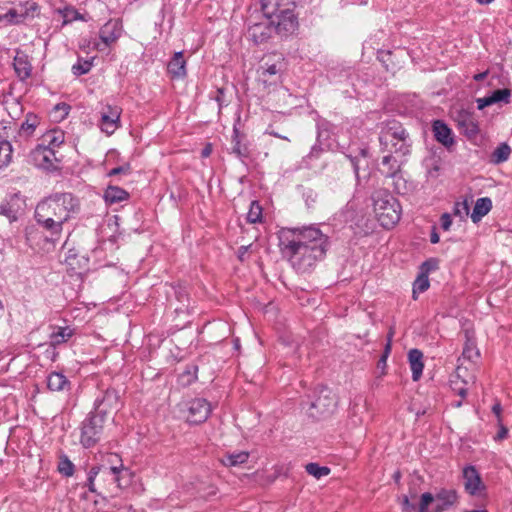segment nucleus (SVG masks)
Segmentation results:
<instances>
[{
    "label": "nucleus",
    "instance_id": "obj_1",
    "mask_svg": "<svg viewBox=\"0 0 512 512\" xmlns=\"http://www.w3.org/2000/svg\"><path fill=\"white\" fill-rule=\"evenodd\" d=\"M279 241L283 256L300 273L311 270L323 260L329 247L328 236L316 226L283 229Z\"/></svg>",
    "mask_w": 512,
    "mask_h": 512
},
{
    "label": "nucleus",
    "instance_id": "obj_2",
    "mask_svg": "<svg viewBox=\"0 0 512 512\" xmlns=\"http://www.w3.org/2000/svg\"><path fill=\"white\" fill-rule=\"evenodd\" d=\"M79 202L71 193H55L42 200L35 209V219L53 240H58L63 225L76 212Z\"/></svg>",
    "mask_w": 512,
    "mask_h": 512
},
{
    "label": "nucleus",
    "instance_id": "obj_3",
    "mask_svg": "<svg viewBox=\"0 0 512 512\" xmlns=\"http://www.w3.org/2000/svg\"><path fill=\"white\" fill-rule=\"evenodd\" d=\"M260 3L264 17L278 34H288L296 30L298 21L294 13V0H260Z\"/></svg>",
    "mask_w": 512,
    "mask_h": 512
},
{
    "label": "nucleus",
    "instance_id": "obj_4",
    "mask_svg": "<svg viewBox=\"0 0 512 512\" xmlns=\"http://www.w3.org/2000/svg\"><path fill=\"white\" fill-rule=\"evenodd\" d=\"M379 142L382 151L406 156L410 153L411 140L403 125L396 120L381 123Z\"/></svg>",
    "mask_w": 512,
    "mask_h": 512
},
{
    "label": "nucleus",
    "instance_id": "obj_5",
    "mask_svg": "<svg viewBox=\"0 0 512 512\" xmlns=\"http://www.w3.org/2000/svg\"><path fill=\"white\" fill-rule=\"evenodd\" d=\"M373 209L380 225L384 228L393 227L401 217L399 201L387 190H376L372 194Z\"/></svg>",
    "mask_w": 512,
    "mask_h": 512
},
{
    "label": "nucleus",
    "instance_id": "obj_6",
    "mask_svg": "<svg viewBox=\"0 0 512 512\" xmlns=\"http://www.w3.org/2000/svg\"><path fill=\"white\" fill-rule=\"evenodd\" d=\"M106 417L92 411L81 425L80 443L84 448L95 446L101 439Z\"/></svg>",
    "mask_w": 512,
    "mask_h": 512
},
{
    "label": "nucleus",
    "instance_id": "obj_7",
    "mask_svg": "<svg viewBox=\"0 0 512 512\" xmlns=\"http://www.w3.org/2000/svg\"><path fill=\"white\" fill-rule=\"evenodd\" d=\"M474 82L478 87H488L484 96H510V90L507 88H500V77L498 68L491 67L483 72L476 73L473 76Z\"/></svg>",
    "mask_w": 512,
    "mask_h": 512
},
{
    "label": "nucleus",
    "instance_id": "obj_8",
    "mask_svg": "<svg viewBox=\"0 0 512 512\" xmlns=\"http://www.w3.org/2000/svg\"><path fill=\"white\" fill-rule=\"evenodd\" d=\"M106 462L98 466L101 467V474L111 478L118 487H122V480L125 476L129 475V471L124 467L122 459L117 454H109Z\"/></svg>",
    "mask_w": 512,
    "mask_h": 512
},
{
    "label": "nucleus",
    "instance_id": "obj_9",
    "mask_svg": "<svg viewBox=\"0 0 512 512\" xmlns=\"http://www.w3.org/2000/svg\"><path fill=\"white\" fill-rule=\"evenodd\" d=\"M121 407L120 395L114 388H108L95 399L94 411L107 418V414Z\"/></svg>",
    "mask_w": 512,
    "mask_h": 512
},
{
    "label": "nucleus",
    "instance_id": "obj_10",
    "mask_svg": "<svg viewBox=\"0 0 512 512\" xmlns=\"http://www.w3.org/2000/svg\"><path fill=\"white\" fill-rule=\"evenodd\" d=\"M122 109L117 105H105L100 111L99 127L102 132L112 135L120 126Z\"/></svg>",
    "mask_w": 512,
    "mask_h": 512
},
{
    "label": "nucleus",
    "instance_id": "obj_11",
    "mask_svg": "<svg viewBox=\"0 0 512 512\" xmlns=\"http://www.w3.org/2000/svg\"><path fill=\"white\" fill-rule=\"evenodd\" d=\"M57 151L37 144V146L31 151L30 157L35 166L51 170L56 168V164L59 162L57 157Z\"/></svg>",
    "mask_w": 512,
    "mask_h": 512
},
{
    "label": "nucleus",
    "instance_id": "obj_12",
    "mask_svg": "<svg viewBox=\"0 0 512 512\" xmlns=\"http://www.w3.org/2000/svg\"><path fill=\"white\" fill-rule=\"evenodd\" d=\"M451 118L457 123L458 128L468 137L478 134L479 128L473 115L465 109L454 108L450 112Z\"/></svg>",
    "mask_w": 512,
    "mask_h": 512
},
{
    "label": "nucleus",
    "instance_id": "obj_13",
    "mask_svg": "<svg viewBox=\"0 0 512 512\" xmlns=\"http://www.w3.org/2000/svg\"><path fill=\"white\" fill-rule=\"evenodd\" d=\"M336 407V398L332 391L326 387L320 389L317 398L311 402L310 409H315L317 415L311 412L312 416H325L333 412Z\"/></svg>",
    "mask_w": 512,
    "mask_h": 512
},
{
    "label": "nucleus",
    "instance_id": "obj_14",
    "mask_svg": "<svg viewBox=\"0 0 512 512\" xmlns=\"http://www.w3.org/2000/svg\"><path fill=\"white\" fill-rule=\"evenodd\" d=\"M187 420L191 424H200L207 420L211 413V404L203 398L191 400L188 405Z\"/></svg>",
    "mask_w": 512,
    "mask_h": 512
},
{
    "label": "nucleus",
    "instance_id": "obj_15",
    "mask_svg": "<svg viewBox=\"0 0 512 512\" xmlns=\"http://www.w3.org/2000/svg\"><path fill=\"white\" fill-rule=\"evenodd\" d=\"M464 488L467 493L473 496L481 495L485 490L480 474L474 466H466L462 472Z\"/></svg>",
    "mask_w": 512,
    "mask_h": 512
},
{
    "label": "nucleus",
    "instance_id": "obj_16",
    "mask_svg": "<svg viewBox=\"0 0 512 512\" xmlns=\"http://www.w3.org/2000/svg\"><path fill=\"white\" fill-rule=\"evenodd\" d=\"M37 9V6L33 2H27L25 5H21L19 8H11L6 12L0 11V22L6 24H19L23 22L26 17Z\"/></svg>",
    "mask_w": 512,
    "mask_h": 512
},
{
    "label": "nucleus",
    "instance_id": "obj_17",
    "mask_svg": "<svg viewBox=\"0 0 512 512\" xmlns=\"http://www.w3.org/2000/svg\"><path fill=\"white\" fill-rule=\"evenodd\" d=\"M122 32V22L119 19H111L101 27L99 36L105 47H108L121 37Z\"/></svg>",
    "mask_w": 512,
    "mask_h": 512
},
{
    "label": "nucleus",
    "instance_id": "obj_18",
    "mask_svg": "<svg viewBox=\"0 0 512 512\" xmlns=\"http://www.w3.org/2000/svg\"><path fill=\"white\" fill-rule=\"evenodd\" d=\"M273 26L266 19L264 22L253 23L248 27L247 37L255 44H261L270 38Z\"/></svg>",
    "mask_w": 512,
    "mask_h": 512
},
{
    "label": "nucleus",
    "instance_id": "obj_19",
    "mask_svg": "<svg viewBox=\"0 0 512 512\" xmlns=\"http://www.w3.org/2000/svg\"><path fill=\"white\" fill-rule=\"evenodd\" d=\"M167 72L171 79L182 80L187 75L186 60L182 51L175 52L167 64Z\"/></svg>",
    "mask_w": 512,
    "mask_h": 512
},
{
    "label": "nucleus",
    "instance_id": "obj_20",
    "mask_svg": "<svg viewBox=\"0 0 512 512\" xmlns=\"http://www.w3.org/2000/svg\"><path fill=\"white\" fill-rule=\"evenodd\" d=\"M283 68V64L281 62L279 63H273L268 65L267 63L265 66H261L259 72V81L264 85L268 86L271 84H276L281 75V71Z\"/></svg>",
    "mask_w": 512,
    "mask_h": 512
},
{
    "label": "nucleus",
    "instance_id": "obj_21",
    "mask_svg": "<svg viewBox=\"0 0 512 512\" xmlns=\"http://www.w3.org/2000/svg\"><path fill=\"white\" fill-rule=\"evenodd\" d=\"M64 142L65 132L59 128H53L42 134V136L39 138L38 144L57 151V149L63 145Z\"/></svg>",
    "mask_w": 512,
    "mask_h": 512
},
{
    "label": "nucleus",
    "instance_id": "obj_22",
    "mask_svg": "<svg viewBox=\"0 0 512 512\" xmlns=\"http://www.w3.org/2000/svg\"><path fill=\"white\" fill-rule=\"evenodd\" d=\"M13 67L17 77L20 80H25L30 77L32 72V65L29 57L21 50H17L13 59Z\"/></svg>",
    "mask_w": 512,
    "mask_h": 512
},
{
    "label": "nucleus",
    "instance_id": "obj_23",
    "mask_svg": "<svg viewBox=\"0 0 512 512\" xmlns=\"http://www.w3.org/2000/svg\"><path fill=\"white\" fill-rule=\"evenodd\" d=\"M432 130L435 139L445 147H450L454 144L452 130L442 120H435L432 124Z\"/></svg>",
    "mask_w": 512,
    "mask_h": 512
},
{
    "label": "nucleus",
    "instance_id": "obj_24",
    "mask_svg": "<svg viewBox=\"0 0 512 512\" xmlns=\"http://www.w3.org/2000/svg\"><path fill=\"white\" fill-rule=\"evenodd\" d=\"M423 353L418 349H412L408 353V360L412 371V379L418 381L423 373Z\"/></svg>",
    "mask_w": 512,
    "mask_h": 512
},
{
    "label": "nucleus",
    "instance_id": "obj_25",
    "mask_svg": "<svg viewBox=\"0 0 512 512\" xmlns=\"http://www.w3.org/2000/svg\"><path fill=\"white\" fill-rule=\"evenodd\" d=\"M492 208V201L488 197H482L476 200L473 211L470 215L474 223H478Z\"/></svg>",
    "mask_w": 512,
    "mask_h": 512
},
{
    "label": "nucleus",
    "instance_id": "obj_26",
    "mask_svg": "<svg viewBox=\"0 0 512 512\" xmlns=\"http://www.w3.org/2000/svg\"><path fill=\"white\" fill-rule=\"evenodd\" d=\"M437 510L442 511L453 505L457 500V493L453 489H441L435 496Z\"/></svg>",
    "mask_w": 512,
    "mask_h": 512
},
{
    "label": "nucleus",
    "instance_id": "obj_27",
    "mask_svg": "<svg viewBox=\"0 0 512 512\" xmlns=\"http://www.w3.org/2000/svg\"><path fill=\"white\" fill-rule=\"evenodd\" d=\"M47 386L51 391H63L70 387V382L62 373L52 372L47 378Z\"/></svg>",
    "mask_w": 512,
    "mask_h": 512
},
{
    "label": "nucleus",
    "instance_id": "obj_28",
    "mask_svg": "<svg viewBox=\"0 0 512 512\" xmlns=\"http://www.w3.org/2000/svg\"><path fill=\"white\" fill-rule=\"evenodd\" d=\"M128 197V192L118 186H108L104 192V199L110 205L125 201Z\"/></svg>",
    "mask_w": 512,
    "mask_h": 512
},
{
    "label": "nucleus",
    "instance_id": "obj_29",
    "mask_svg": "<svg viewBox=\"0 0 512 512\" xmlns=\"http://www.w3.org/2000/svg\"><path fill=\"white\" fill-rule=\"evenodd\" d=\"M74 334V330L70 327H55L50 334V343L52 346H57L67 342Z\"/></svg>",
    "mask_w": 512,
    "mask_h": 512
},
{
    "label": "nucleus",
    "instance_id": "obj_30",
    "mask_svg": "<svg viewBox=\"0 0 512 512\" xmlns=\"http://www.w3.org/2000/svg\"><path fill=\"white\" fill-rule=\"evenodd\" d=\"M249 453L245 451L230 453L227 455H224L221 458V462L223 465L227 467H234L238 466L240 464H244L248 461Z\"/></svg>",
    "mask_w": 512,
    "mask_h": 512
},
{
    "label": "nucleus",
    "instance_id": "obj_31",
    "mask_svg": "<svg viewBox=\"0 0 512 512\" xmlns=\"http://www.w3.org/2000/svg\"><path fill=\"white\" fill-rule=\"evenodd\" d=\"M13 148L9 141H0V170L8 167L12 162Z\"/></svg>",
    "mask_w": 512,
    "mask_h": 512
},
{
    "label": "nucleus",
    "instance_id": "obj_32",
    "mask_svg": "<svg viewBox=\"0 0 512 512\" xmlns=\"http://www.w3.org/2000/svg\"><path fill=\"white\" fill-rule=\"evenodd\" d=\"M511 154V148L506 143L499 144L491 155V162L494 164H500L507 161Z\"/></svg>",
    "mask_w": 512,
    "mask_h": 512
},
{
    "label": "nucleus",
    "instance_id": "obj_33",
    "mask_svg": "<svg viewBox=\"0 0 512 512\" xmlns=\"http://www.w3.org/2000/svg\"><path fill=\"white\" fill-rule=\"evenodd\" d=\"M39 124L40 119L37 115L33 113L27 114L25 121L21 124L20 134H24L27 137L31 136Z\"/></svg>",
    "mask_w": 512,
    "mask_h": 512
},
{
    "label": "nucleus",
    "instance_id": "obj_34",
    "mask_svg": "<svg viewBox=\"0 0 512 512\" xmlns=\"http://www.w3.org/2000/svg\"><path fill=\"white\" fill-rule=\"evenodd\" d=\"M233 138H232V151L235 153L238 157H247L249 154V150L246 144H243L241 142V136L239 134V131L236 127L233 129Z\"/></svg>",
    "mask_w": 512,
    "mask_h": 512
},
{
    "label": "nucleus",
    "instance_id": "obj_35",
    "mask_svg": "<svg viewBox=\"0 0 512 512\" xmlns=\"http://www.w3.org/2000/svg\"><path fill=\"white\" fill-rule=\"evenodd\" d=\"M58 13L61 15L63 22V25H66L68 23H71L75 20H83L86 21V18L80 14L75 8L71 6H65L62 9H58Z\"/></svg>",
    "mask_w": 512,
    "mask_h": 512
},
{
    "label": "nucleus",
    "instance_id": "obj_36",
    "mask_svg": "<svg viewBox=\"0 0 512 512\" xmlns=\"http://www.w3.org/2000/svg\"><path fill=\"white\" fill-rule=\"evenodd\" d=\"M426 172L429 178H437L442 169V161L437 157H430L425 160Z\"/></svg>",
    "mask_w": 512,
    "mask_h": 512
},
{
    "label": "nucleus",
    "instance_id": "obj_37",
    "mask_svg": "<svg viewBox=\"0 0 512 512\" xmlns=\"http://www.w3.org/2000/svg\"><path fill=\"white\" fill-rule=\"evenodd\" d=\"M390 153L382 158V165L387 166V170L385 171V175L387 177L395 178L399 173L400 165L395 157H393Z\"/></svg>",
    "mask_w": 512,
    "mask_h": 512
},
{
    "label": "nucleus",
    "instance_id": "obj_38",
    "mask_svg": "<svg viewBox=\"0 0 512 512\" xmlns=\"http://www.w3.org/2000/svg\"><path fill=\"white\" fill-rule=\"evenodd\" d=\"M70 111V105L67 103L61 102L56 104L52 110L50 111V118L54 122H61L64 120Z\"/></svg>",
    "mask_w": 512,
    "mask_h": 512
},
{
    "label": "nucleus",
    "instance_id": "obj_39",
    "mask_svg": "<svg viewBox=\"0 0 512 512\" xmlns=\"http://www.w3.org/2000/svg\"><path fill=\"white\" fill-rule=\"evenodd\" d=\"M57 468L59 473L65 477H71L75 470L74 464L65 454L60 455Z\"/></svg>",
    "mask_w": 512,
    "mask_h": 512
},
{
    "label": "nucleus",
    "instance_id": "obj_40",
    "mask_svg": "<svg viewBox=\"0 0 512 512\" xmlns=\"http://www.w3.org/2000/svg\"><path fill=\"white\" fill-rule=\"evenodd\" d=\"M470 213V207L467 199L463 201H456L453 207L452 214L458 217L460 221H465Z\"/></svg>",
    "mask_w": 512,
    "mask_h": 512
},
{
    "label": "nucleus",
    "instance_id": "obj_41",
    "mask_svg": "<svg viewBox=\"0 0 512 512\" xmlns=\"http://www.w3.org/2000/svg\"><path fill=\"white\" fill-rule=\"evenodd\" d=\"M430 286L429 278L428 276H423L422 274H418L417 278L415 279L413 283V299L418 298V294L425 292Z\"/></svg>",
    "mask_w": 512,
    "mask_h": 512
},
{
    "label": "nucleus",
    "instance_id": "obj_42",
    "mask_svg": "<svg viewBox=\"0 0 512 512\" xmlns=\"http://www.w3.org/2000/svg\"><path fill=\"white\" fill-rule=\"evenodd\" d=\"M93 66V58H78L77 63L72 66V72L76 76L87 74Z\"/></svg>",
    "mask_w": 512,
    "mask_h": 512
},
{
    "label": "nucleus",
    "instance_id": "obj_43",
    "mask_svg": "<svg viewBox=\"0 0 512 512\" xmlns=\"http://www.w3.org/2000/svg\"><path fill=\"white\" fill-rule=\"evenodd\" d=\"M305 469L309 475H312L316 479H321L322 477H325L330 473V468H328L327 466H320L319 464L313 462L308 463L305 466Z\"/></svg>",
    "mask_w": 512,
    "mask_h": 512
},
{
    "label": "nucleus",
    "instance_id": "obj_44",
    "mask_svg": "<svg viewBox=\"0 0 512 512\" xmlns=\"http://www.w3.org/2000/svg\"><path fill=\"white\" fill-rule=\"evenodd\" d=\"M262 218V207L257 201H252L247 214V220L250 223L260 222Z\"/></svg>",
    "mask_w": 512,
    "mask_h": 512
},
{
    "label": "nucleus",
    "instance_id": "obj_45",
    "mask_svg": "<svg viewBox=\"0 0 512 512\" xmlns=\"http://www.w3.org/2000/svg\"><path fill=\"white\" fill-rule=\"evenodd\" d=\"M438 264L439 262L437 259L430 258L421 264L419 268V273L422 274L423 276H429L430 272L438 269Z\"/></svg>",
    "mask_w": 512,
    "mask_h": 512
},
{
    "label": "nucleus",
    "instance_id": "obj_46",
    "mask_svg": "<svg viewBox=\"0 0 512 512\" xmlns=\"http://www.w3.org/2000/svg\"><path fill=\"white\" fill-rule=\"evenodd\" d=\"M100 473H101V467H96V466H93L88 472L87 487H88V490L92 493L96 492L94 481H95V478L97 477V475Z\"/></svg>",
    "mask_w": 512,
    "mask_h": 512
},
{
    "label": "nucleus",
    "instance_id": "obj_47",
    "mask_svg": "<svg viewBox=\"0 0 512 512\" xmlns=\"http://www.w3.org/2000/svg\"><path fill=\"white\" fill-rule=\"evenodd\" d=\"M463 356L469 360H472L474 357L479 356V352L476 349V346L474 342L468 340L464 349H463Z\"/></svg>",
    "mask_w": 512,
    "mask_h": 512
},
{
    "label": "nucleus",
    "instance_id": "obj_48",
    "mask_svg": "<svg viewBox=\"0 0 512 512\" xmlns=\"http://www.w3.org/2000/svg\"><path fill=\"white\" fill-rule=\"evenodd\" d=\"M510 98H477L478 108L483 109L486 106H490L496 102H504L508 104Z\"/></svg>",
    "mask_w": 512,
    "mask_h": 512
},
{
    "label": "nucleus",
    "instance_id": "obj_49",
    "mask_svg": "<svg viewBox=\"0 0 512 512\" xmlns=\"http://www.w3.org/2000/svg\"><path fill=\"white\" fill-rule=\"evenodd\" d=\"M434 500H435V497L431 493L426 492V493L422 494L421 501H420V504L418 507V512H426V510L428 509V506Z\"/></svg>",
    "mask_w": 512,
    "mask_h": 512
},
{
    "label": "nucleus",
    "instance_id": "obj_50",
    "mask_svg": "<svg viewBox=\"0 0 512 512\" xmlns=\"http://www.w3.org/2000/svg\"><path fill=\"white\" fill-rule=\"evenodd\" d=\"M131 173V166L129 163H125L121 166H118V167H115L113 169H111L109 172H108V176H116V175H128Z\"/></svg>",
    "mask_w": 512,
    "mask_h": 512
},
{
    "label": "nucleus",
    "instance_id": "obj_51",
    "mask_svg": "<svg viewBox=\"0 0 512 512\" xmlns=\"http://www.w3.org/2000/svg\"><path fill=\"white\" fill-rule=\"evenodd\" d=\"M0 214L9 218L10 221L16 219L15 211L12 209L9 203L0 204Z\"/></svg>",
    "mask_w": 512,
    "mask_h": 512
},
{
    "label": "nucleus",
    "instance_id": "obj_52",
    "mask_svg": "<svg viewBox=\"0 0 512 512\" xmlns=\"http://www.w3.org/2000/svg\"><path fill=\"white\" fill-rule=\"evenodd\" d=\"M451 216L452 215L450 213H444V214H442V216L440 218L441 228L445 231H448L451 227V224H452Z\"/></svg>",
    "mask_w": 512,
    "mask_h": 512
},
{
    "label": "nucleus",
    "instance_id": "obj_53",
    "mask_svg": "<svg viewBox=\"0 0 512 512\" xmlns=\"http://www.w3.org/2000/svg\"><path fill=\"white\" fill-rule=\"evenodd\" d=\"M196 371H197V367H193V371H190V370L185 371L181 375V378L187 377L186 383L190 384L191 382H193L196 379Z\"/></svg>",
    "mask_w": 512,
    "mask_h": 512
},
{
    "label": "nucleus",
    "instance_id": "obj_54",
    "mask_svg": "<svg viewBox=\"0 0 512 512\" xmlns=\"http://www.w3.org/2000/svg\"><path fill=\"white\" fill-rule=\"evenodd\" d=\"M251 245L240 246L237 252L238 259L243 262L246 260V254L248 253Z\"/></svg>",
    "mask_w": 512,
    "mask_h": 512
},
{
    "label": "nucleus",
    "instance_id": "obj_55",
    "mask_svg": "<svg viewBox=\"0 0 512 512\" xmlns=\"http://www.w3.org/2000/svg\"><path fill=\"white\" fill-rule=\"evenodd\" d=\"M392 336H393V333L391 332L389 335H388V341L385 345V348H384V352L382 354V356H385V357H388L390 352H391V341H392Z\"/></svg>",
    "mask_w": 512,
    "mask_h": 512
},
{
    "label": "nucleus",
    "instance_id": "obj_56",
    "mask_svg": "<svg viewBox=\"0 0 512 512\" xmlns=\"http://www.w3.org/2000/svg\"><path fill=\"white\" fill-rule=\"evenodd\" d=\"M453 390L461 396V398H465L467 394V389L464 386L461 387H453Z\"/></svg>",
    "mask_w": 512,
    "mask_h": 512
},
{
    "label": "nucleus",
    "instance_id": "obj_57",
    "mask_svg": "<svg viewBox=\"0 0 512 512\" xmlns=\"http://www.w3.org/2000/svg\"><path fill=\"white\" fill-rule=\"evenodd\" d=\"M350 161H351V164L353 166V169H354V172L356 174V176H358V171H359V164H358V157H350Z\"/></svg>",
    "mask_w": 512,
    "mask_h": 512
},
{
    "label": "nucleus",
    "instance_id": "obj_58",
    "mask_svg": "<svg viewBox=\"0 0 512 512\" xmlns=\"http://www.w3.org/2000/svg\"><path fill=\"white\" fill-rule=\"evenodd\" d=\"M492 411H493V413H494L497 417H499V416H500V413H501V411H502V408H501L500 403H496V404H494V405H493V407H492Z\"/></svg>",
    "mask_w": 512,
    "mask_h": 512
},
{
    "label": "nucleus",
    "instance_id": "obj_59",
    "mask_svg": "<svg viewBox=\"0 0 512 512\" xmlns=\"http://www.w3.org/2000/svg\"><path fill=\"white\" fill-rule=\"evenodd\" d=\"M508 430L505 427H501L500 431L497 434L498 439H504L507 436Z\"/></svg>",
    "mask_w": 512,
    "mask_h": 512
},
{
    "label": "nucleus",
    "instance_id": "obj_60",
    "mask_svg": "<svg viewBox=\"0 0 512 512\" xmlns=\"http://www.w3.org/2000/svg\"><path fill=\"white\" fill-rule=\"evenodd\" d=\"M402 505H403V508H404V509L414 508V507L410 504L409 498H408L407 496H404V498H403V502H402Z\"/></svg>",
    "mask_w": 512,
    "mask_h": 512
},
{
    "label": "nucleus",
    "instance_id": "obj_61",
    "mask_svg": "<svg viewBox=\"0 0 512 512\" xmlns=\"http://www.w3.org/2000/svg\"><path fill=\"white\" fill-rule=\"evenodd\" d=\"M439 240H440L439 235L436 232L431 233V236H430L431 243L436 244L439 242Z\"/></svg>",
    "mask_w": 512,
    "mask_h": 512
},
{
    "label": "nucleus",
    "instance_id": "obj_62",
    "mask_svg": "<svg viewBox=\"0 0 512 512\" xmlns=\"http://www.w3.org/2000/svg\"><path fill=\"white\" fill-rule=\"evenodd\" d=\"M387 358L385 356H381V358L378 361V366L384 368L386 366Z\"/></svg>",
    "mask_w": 512,
    "mask_h": 512
},
{
    "label": "nucleus",
    "instance_id": "obj_63",
    "mask_svg": "<svg viewBox=\"0 0 512 512\" xmlns=\"http://www.w3.org/2000/svg\"><path fill=\"white\" fill-rule=\"evenodd\" d=\"M211 153V148L209 146L205 147L203 150H202V156L203 157H208Z\"/></svg>",
    "mask_w": 512,
    "mask_h": 512
},
{
    "label": "nucleus",
    "instance_id": "obj_64",
    "mask_svg": "<svg viewBox=\"0 0 512 512\" xmlns=\"http://www.w3.org/2000/svg\"><path fill=\"white\" fill-rule=\"evenodd\" d=\"M267 133H268V134H270V135H272V136H274V137L280 138V139H281V137H282V135H280L279 133H277V132H275V131H273V130H271V131H267Z\"/></svg>",
    "mask_w": 512,
    "mask_h": 512
}]
</instances>
